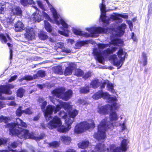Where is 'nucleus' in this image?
I'll list each match as a JSON object with an SVG mask.
<instances>
[{"label":"nucleus","instance_id":"f257e3e1","mask_svg":"<svg viewBox=\"0 0 152 152\" xmlns=\"http://www.w3.org/2000/svg\"><path fill=\"white\" fill-rule=\"evenodd\" d=\"M60 108L63 107L65 110L68 112V116L67 113L63 111H61L59 113V115L65 119L66 126L61 125L62 123L60 118L57 116H55L48 123V126L51 129L57 128L58 131L60 132L64 133L68 132L71 128V125L74 121V118L77 115L78 112L75 109L71 110L72 106L69 104L62 101L59 102Z\"/></svg>","mask_w":152,"mask_h":152},{"label":"nucleus","instance_id":"f03ea898","mask_svg":"<svg viewBox=\"0 0 152 152\" xmlns=\"http://www.w3.org/2000/svg\"><path fill=\"white\" fill-rule=\"evenodd\" d=\"M41 12L40 10H36L35 12L31 16V19L34 21L39 22L43 19V18L51 22L56 23L57 25L61 24L63 26V31L59 30L58 33L61 34L66 37H68V33L69 32L68 28L69 26L65 22L61 16L57 14L56 10H51L54 20L53 21L50 18L48 15L42 10Z\"/></svg>","mask_w":152,"mask_h":152},{"label":"nucleus","instance_id":"7ed1b4c3","mask_svg":"<svg viewBox=\"0 0 152 152\" xmlns=\"http://www.w3.org/2000/svg\"><path fill=\"white\" fill-rule=\"evenodd\" d=\"M109 118L111 122H108L107 118L103 119L98 126V131L95 133L94 137L98 141H103L106 137L105 132L107 129L113 130L114 126H118L117 121L118 115L115 112H112L110 114Z\"/></svg>","mask_w":152,"mask_h":152},{"label":"nucleus","instance_id":"20e7f679","mask_svg":"<svg viewBox=\"0 0 152 152\" xmlns=\"http://www.w3.org/2000/svg\"><path fill=\"white\" fill-rule=\"evenodd\" d=\"M19 125L24 127L26 126V124L19 118L16 119V124H7L6 126V127L10 128V134L16 135L20 138H30L37 141L43 138L42 137H40L39 138L35 137L33 133H29L28 130L23 129L19 127Z\"/></svg>","mask_w":152,"mask_h":152},{"label":"nucleus","instance_id":"39448f33","mask_svg":"<svg viewBox=\"0 0 152 152\" xmlns=\"http://www.w3.org/2000/svg\"><path fill=\"white\" fill-rule=\"evenodd\" d=\"M92 98L95 100L102 98L107 99L108 102L111 104H107L104 106H99L98 112L101 114L106 115L113 110L117 109L119 106L117 104V99L116 97H111L110 96L107 92H104L100 90L95 93L92 96Z\"/></svg>","mask_w":152,"mask_h":152},{"label":"nucleus","instance_id":"423d86ee","mask_svg":"<svg viewBox=\"0 0 152 152\" xmlns=\"http://www.w3.org/2000/svg\"><path fill=\"white\" fill-rule=\"evenodd\" d=\"M111 42L110 44L113 45L114 46L110 48H107L106 50L103 51L102 49L106 48L109 47H110V45H109L108 44H103L99 43L98 44L99 50L94 49L93 50V53L96 56V58L100 63L104 64V57L109 54L114 52L116 50V48L115 47V45L119 46L120 45L123 44V41L119 39L115 38L113 39L111 38Z\"/></svg>","mask_w":152,"mask_h":152},{"label":"nucleus","instance_id":"0eeeda50","mask_svg":"<svg viewBox=\"0 0 152 152\" xmlns=\"http://www.w3.org/2000/svg\"><path fill=\"white\" fill-rule=\"evenodd\" d=\"M39 102L40 103H42L41 104V108L42 111H44L45 116L47 121H49L51 119V115L53 110H54L55 113H56L60 109L59 104L57 105L56 108L51 105H48L47 107L46 110H45V108L47 104V102L45 101L42 98H39Z\"/></svg>","mask_w":152,"mask_h":152},{"label":"nucleus","instance_id":"6e6552de","mask_svg":"<svg viewBox=\"0 0 152 152\" xmlns=\"http://www.w3.org/2000/svg\"><path fill=\"white\" fill-rule=\"evenodd\" d=\"M117 55L119 59H118L116 55H114L110 56L109 60L113 62V65L120 68L123 65L125 61V58L127 56L126 53L122 49H120L117 52Z\"/></svg>","mask_w":152,"mask_h":152},{"label":"nucleus","instance_id":"1a4fd4ad","mask_svg":"<svg viewBox=\"0 0 152 152\" xmlns=\"http://www.w3.org/2000/svg\"><path fill=\"white\" fill-rule=\"evenodd\" d=\"M94 121L92 120L88 121L81 122L77 124L74 129V132L77 134L81 133L91 128H94L95 126Z\"/></svg>","mask_w":152,"mask_h":152},{"label":"nucleus","instance_id":"9d476101","mask_svg":"<svg viewBox=\"0 0 152 152\" xmlns=\"http://www.w3.org/2000/svg\"><path fill=\"white\" fill-rule=\"evenodd\" d=\"M65 88H61L53 91L51 93L54 96L67 101L72 96V91L69 90L65 92Z\"/></svg>","mask_w":152,"mask_h":152},{"label":"nucleus","instance_id":"9b49d317","mask_svg":"<svg viewBox=\"0 0 152 152\" xmlns=\"http://www.w3.org/2000/svg\"><path fill=\"white\" fill-rule=\"evenodd\" d=\"M106 10H101V15L100 19L105 24H107L109 23L110 21L112 20H119V22H122L121 18H122L125 19L127 18L128 16L126 14H117L115 15H111L109 18L106 16Z\"/></svg>","mask_w":152,"mask_h":152},{"label":"nucleus","instance_id":"f8f14e48","mask_svg":"<svg viewBox=\"0 0 152 152\" xmlns=\"http://www.w3.org/2000/svg\"><path fill=\"white\" fill-rule=\"evenodd\" d=\"M14 86L11 84H8L4 86H1L0 88V99L2 100H11L14 99V97L11 96L10 98H6L2 96V94H11L12 92L10 90V89L13 88Z\"/></svg>","mask_w":152,"mask_h":152},{"label":"nucleus","instance_id":"ddd939ff","mask_svg":"<svg viewBox=\"0 0 152 152\" xmlns=\"http://www.w3.org/2000/svg\"><path fill=\"white\" fill-rule=\"evenodd\" d=\"M96 149L99 152H104L106 150L107 152H111L112 150L113 152H123V151H126L121 147H118L115 148L114 145H111L110 150L108 148L106 149L104 145L102 144L97 145Z\"/></svg>","mask_w":152,"mask_h":152},{"label":"nucleus","instance_id":"4468645a","mask_svg":"<svg viewBox=\"0 0 152 152\" xmlns=\"http://www.w3.org/2000/svg\"><path fill=\"white\" fill-rule=\"evenodd\" d=\"M86 30L91 34V36L93 37H96L100 33H107V32L101 27H93L90 28H87Z\"/></svg>","mask_w":152,"mask_h":152},{"label":"nucleus","instance_id":"2eb2a0df","mask_svg":"<svg viewBox=\"0 0 152 152\" xmlns=\"http://www.w3.org/2000/svg\"><path fill=\"white\" fill-rule=\"evenodd\" d=\"M45 72L44 71L40 70L38 72L37 75H34L33 77L29 75H26L23 78L20 79L19 81H22L23 80H30L37 78L38 77H44L45 76Z\"/></svg>","mask_w":152,"mask_h":152},{"label":"nucleus","instance_id":"dca6fc26","mask_svg":"<svg viewBox=\"0 0 152 152\" xmlns=\"http://www.w3.org/2000/svg\"><path fill=\"white\" fill-rule=\"evenodd\" d=\"M105 85L107 86V88L108 90L110 91L113 94L116 93V92L113 89V84L110 82L108 80L104 81L102 83V84L101 86V88H104Z\"/></svg>","mask_w":152,"mask_h":152},{"label":"nucleus","instance_id":"f3484780","mask_svg":"<svg viewBox=\"0 0 152 152\" xmlns=\"http://www.w3.org/2000/svg\"><path fill=\"white\" fill-rule=\"evenodd\" d=\"M126 28V25L124 23H122L118 28L117 31L115 32L114 35H115L118 36L122 35L125 32V30Z\"/></svg>","mask_w":152,"mask_h":152},{"label":"nucleus","instance_id":"a211bd4d","mask_svg":"<svg viewBox=\"0 0 152 152\" xmlns=\"http://www.w3.org/2000/svg\"><path fill=\"white\" fill-rule=\"evenodd\" d=\"M26 37L29 40H31L35 38V33L34 29L28 27L26 28L25 34Z\"/></svg>","mask_w":152,"mask_h":152},{"label":"nucleus","instance_id":"6ab92c4d","mask_svg":"<svg viewBox=\"0 0 152 152\" xmlns=\"http://www.w3.org/2000/svg\"><path fill=\"white\" fill-rule=\"evenodd\" d=\"M76 65L72 63H69V66L66 68L64 72V75L65 76L70 75L72 72V71L76 68Z\"/></svg>","mask_w":152,"mask_h":152},{"label":"nucleus","instance_id":"aec40b11","mask_svg":"<svg viewBox=\"0 0 152 152\" xmlns=\"http://www.w3.org/2000/svg\"><path fill=\"white\" fill-rule=\"evenodd\" d=\"M147 54L145 52H143L140 58L139 61L140 63L143 66H145L147 64Z\"/></svg>","mask_w":152,"mask_h":152},{"label":"nucleus","instance_id":"412c9836","mask_svg":"<svg viewBox=\"0 0 152 152\" xmlns=\"http://www.w3.org/2000/svg\"><path fill=\"white\" fill-rule=\"evenodd\" d=\"M73 31L75 34L79 36H83L88 37L90 35V34L86 33L85 32L81 31L79 30L76 28H73Z\"/></svg>","mask_w":152,"mask_h":152},{"label":"nucleus","instance_id":"4be33fe9","mask_svg":"<svg viewBox=\"0 0 152 152\" xmlns=\"http://www.w3.org/2000/svg\"><path fill=\"white\" fill-rule=\"evenodd\" d=\"M89 144V141L87 140H85L78 143L77 145L79 148L83 149L87 148Z\"/></svg>","mask_w":152,"mask_h":152},{"label":"nucleus","instance_id":"5701e85b","mask_svg":"<svg viewBox=\"0 0 152 152\" xmlns=\"http://www.w3.org/2000/svg\"><path fill=\"white\" fill-rule=\"evenodd\" d=\"M15 27L16 31H19L24 29V25L21 22L18 21L15 24Z\"/></svg>","mask_w":152,"mask_h":152},{"label":"nucleus","instance_id":"b1692460","mask_svg":"<svg viewBox=\"0 0 152 152\" xmlns=\"http://www.w3.org/2000/svg\"><path fill=\"white\" fill-rule=\"evenodd\" d=\"M11 39L9 35L6 34L5 36L2 34H0V40L2 43H5L7 41H10Z\"/></svg>","mask_w":152,"mask_h":152},{"label":"nucleus","instance_id":"393cba45","mask_svg":"<svg viewBox=\"0 0 152 152\" xmlns=\"http://www.w3.org/2000/svg\"><path fill=\"white\" fill-rule=\"evenodd\" d=\"M61 140L65 144H68L71 142V138L67 136H62L61 137Z\"/></svg>","mask_w":152,"mask_h":152},{"label":"nucleus","instance_id":"a878e982","mask_svg":"<svg viewBox=\"0 0 152 152\" xmlns=\"http://www.w3.org/2000/svg\"><path fill=\"white\" fill-rule=\"evenodd\" d=\"M100 85V82L97 80H94L91 83L90 86L93 88H97Z\"/></svg>","mask_w":152,"mask_h":152},{"label":"nucleus","instance_id":"bb28decb","mask_svg":"<svg viewBox=\"0 0 152 152\" xmlns=\"http://www.w3.org/2000/svg\"><path fill=\"white\" fill-rule=\"evenodd\" d=\"M11 13L10 17L12 18V17L14 18L15 15H19L21 16L22 15L21 10H11Z\"/></svg>","mask_w":152,"mask_h":152},{"label":"nucleus","instance_id":"cd10ccee","mask_svg":"<svg viewBox=\"0 0 152 152\" xmlns=\"http://www.w3.org/2000/svg\"><path fill=\"white\" fill-rule=\"evenodd\" d=\"M54 72L57 74L61 75L63 74V72L61 66H58L54 67Z\"/></svg>","mask_w":152,"mask_h":152},{"label":"nucleus","instance_id":"c85d7f7f","mask_svg":"<svg viewBox=\"0 0 152 152\" xmlns=\"http://www.w3.org/2000/svg\"><path fill=\"white\" fill-rule=\"evenodd\" d=\"M14 20V18L13 17L12 18L10 17H9L8 18L6 19V21H4V22H3L5 26V27H7L8 26H7V25H9L10 24H11L12 23L13 21Z\"/></svg>","mask_w":152,"mask_h":152},{"label":"nucleus","instance_id":"c756f323","mask_svg":"<svg viewBox=\"0 0 152 152\" xmlns=\"http://www.w3.org/2000/svg\"><path fill=\"white\" fill-rule=\"evenodd\" d=\"M25 91V90L23 88H19L17 92V96L20 98L22 97L24 95Z\"/></svg>","mask_w":152,"mask_h":152},{"label":"nucleus","instance_id":"7c9ffc66","mask_svg":"<svg viewBox=\"0 0 152 152\" xmlns=\"http://www.w3.org/2000/svg\"><path fill=\"white\" fill-rule=\"evenodd\" d=\"M88 43L87 41H78L75 44L76 48H79L86 44H87Z\"/></svg>","mask_w":152,"mask_h":152},{"label":"nucleus","instance_id":"2f4dec72","mask_svg":"<svg viewBox=\"0 0 152 152\" xmlns=\"http://www.w3.org/2000/svg\"><path fill=\"white\" fill-rule=\"evenodd\" d=\"M44 27L48 32H51L52 31L51 26L48 21L45 20L44 21Z\"/></svg>","mask_w":152,"mask_h":152},{"label":"nucleus","instance_id":"473e14b6","mask_svg":"<svg viewBox=\"0 0 152 152\" xmlns=\"http://www.w3.org/2000/svg\"><path fill=\"white\" fill-rule=\"evenodd\" d=\"M38 36L41 39L44 40L47 39L48 37L46 34V33L42 31H41L39 33Z\"/></svg>","mask_w":152,"mask_h":152},{"label":"nucleus","instance_id":"72a5a7b5","mask_svg":"<svg viewBox=\"0 0 152 152\" xmlns=\"http://www.w3.org/2000/svg\"><path fill=\"white\" fill-rule=\"evenodd\" d=\"M64 44L62 42H60L56 43L55 46V48L56 49L57 51H59L60 50L59 49H61V50L64 47Z\"/></svg>","mask_w":152,"mask_h":152},{"label":"nucleus","instance_id":"f704fd0d","mask_svg":"<svg viewBox=\"0 0 152 152\" xmlns=\"http://www.w3.org/2000/svg\"><path fill=\"white\" fill-rule=\"evenodd\" d=\"M128 142L127 141V140L125 139L123 140L121 143V148H122L123 149L126 151V145Z\"/></svg>","mask_w":152,"mask_h":152},{"label":"nucleus","instance_id":"c9c22d12","mask_svg":"<svg viewBox=\"0 0 152 152\" xmlns=\"http://www.w3.org/2000/svg\"><path fill=\"white\" fill-rule=\"evenodd\" d=\"M83 73V71L80 69H77L75 70V75L78 77L81 76Z\"/></svg>","mask_w":152,"mask_h":152},{"label":"nucleus","instance_id":"e433bc0d","mask_svg":"<svg viewBox=\"0 0 152 152\" xmlns=\"http://www.w3.org/2000/svg\"><path fill=\"white\" fill-rule=\"evenodd\" d=\"M10 119L9 118L4 116L2 115L0 116V123L3 121L6 123Z\"/></svg>","mask_w":152,"mask_h":152},{"label":"nucleus","instance_id":"4c0bfd02","mask_svg":"<svg viewBox=\"0 0 152 152\" xmlns=\"http://www.w3.org/2000/svg\"><path fill=\"white\" fill-rule=\"evenodd\" d=\"M49 145L50 147L57 148L59 145V143L55 141L49 143Z\"/></svg>","mask_w":152,"mask_h":152},{"label":"nucleus","instance_id":"58836bf2","mask_svg":"<svg viewBox=\"0 0 152 152\" xmlns=\"http://www.w3.org/2000/svg\"><path fill=\"white\" fill-rule=\"evenodd\" d=\"M89 87H83L80 88V92L81 93H86L88 92L89 91Z\"/></svg>","mask_w":152,"mask_h":152},{"label":"nucleus","instance_id":"ea45409f","mask_svg":"<svg viewBox=\"0 0 152 152\" xmlns=\"http://www.w3.org/2000/svg\"><path fill=\"white\" fill-rule=\"evenodd\" d=\"M22 108L21 107H20L18 109L16 112V115L19 116L21 115V114L24 113L23 110H22L21 109Z\"/></svg>","mask_w":152,"mask_h":152},{"label":"nucleus","instance_id":"a19ab883","mask_svg":"<svg viewBox=\"0 0 152 152\" xmlns=\"http://www.w3.org/2000/svg\"><path fill=\"white\" fill-rule=\"evenodd\" d=\"M126 121L124 120L122 124H119L118 126H121L122 130H124L126 129Z\"/></svg>","mask_w":152,"mask_h":152},{"label":"nucleus","instance_id":"79ce46f5","mask_svg":"<svg viewBox=\"0 0 152 152\" xmlns=\"http://www.w3.org/2000/svg\"><path fill=\"white\" fill-rule=\"evenodd\" d=\"M100 10H106V5L105 2H101L99 5Z\"/></svg>","mask_w":152,"mask_h":152},{"label":"nucleus","instance_id":"37998d69","mask_svg":"<svg viewBox=\"0 0 152 152\" xmlns=\"http://www.w3.org/2000/svg\"><path fill=\"white\" fill-rule=\"evenodd\" d=\"M78 102L79 104L83 105H86L88 104L87 102L85 100L82 99H80L78 100Z\"/></svg>","mask_w":152,"mask_h":152},{"label":"nucleus","instance_id":"c03bdc74","mask_svg":"<svg viewBox=\"0 0 152 152\" xmlns=\"http://www.w3.org/2000/svg\"><path fill=\"white\" fill-rule=\"evenodd\" d=\"M91 75V73L87 72L83 76V78L85 79H86L88 77H90Z\"/></svg>","mask_w":152,"mask_h":152},{"label":"nucleus","instance_id":"a18cd8bd","mask_svg":"<svg viewBox=\"0 0 152 152\" xmlns=\"http://www.w3.org/2000/svg\"><path fill=\"white\" fill-rule=\"evenodd\" d=\"M24 113L27 114H30L32 113V111L31 109L30 108H27L25 110H23Z\"/></svg>","mask_w":152,"mask_h":152},{"label":"nucleus","instance_id":"49530a36","mask_svg":"<svg viewBox=\"0 0 152 152\" xmlns=\"http://www.w3.org/2000/svg\"><path fill=\"white\" fill-rule=\"evenodd\" d=\"M7 9L6 6V3H0V10H4Z\"/></svg>","mask_w":152,"mask_h":152},{"label":"nucleus","instance_id":"de8ad7c7","mask_svg":"<svg viewBox=\"0 0 152 152\" xmlns=\"http://www.w3.org/2000/svg\"><path fill=\"white\" fill-rule=\"evenodd\" d=\"M7 142V140L6 139L4 138H0V145L4 144Z\"/></svg>","mask_w":152,"mask_h":152},{"label":"nucleus","instance_id":"09e8293b","mask_svg":"<svg viewBox=\"0 0 152 152\" xmlns=\"http://www.w3.org/2000/svg\"><path fill=\"white\" fill-rule=\"evenodd\" d=\"M127 23L129 25V27L130 30L131 31H132L133 28V24L132 22L131 21L127 20Z\"/></svg>","mask_w":152,"mask_h":152},{"label":"nucleus","instance_id":"8fccbe9b","mask_svg":"<svg viewBox=\"0 0 152 152\" xmlns=\"http://www.w3.org/2000/svg\"><path fill=\"white\" fill-rule=\"evenodd\" d=\"M21 4L24 6H26L28 4V0H20Z\"/></svg>","mask_w":152,"mask_h":152},{"label":"nucleus","instance_id":"3c124183","mask_svg":"<svg viewBox=\"0 0 152 152\" xmlns=\"http://www.w3.org/2000/svg\"><path fill=\"white\" fill-rule=\"evenodd\" d=\"M61 51L66 53H69L71 52V50L69 49L66 48H63Z\"/></svg>","mask_w":152,"mask_h":152},{"label":"nucleus","instance_id":"603ef678","mask_svg":"<svg viewBox=\"0 0 152 152\" xmlns=\"http://www.w3.org/2000/svg\"><path fill=\"white\" fill-rule=\"evenodd\" d=\"M37 3L41 9L42 10H45L44 8L43 5L41 1H37Z\"/></svg>","mask_w":152,"mask_h":152},{"label":"nucleus","instance_id":"864d4df0","mask_svg":"<svg viewBox=\"0 0 152 152\" xmlns=\"http://www.w3.org/2000/svg\"><path fill=\"white\" fill-rule=\"evenodd\" d=\"M46 1L47 4H48V6L49 7L50 10H56L55 9V8L53 7L49 3V2L48 1V0H47Z\"/></svg>","mask_w":152,"mask_h":152},{"label":"nucleus","instance_id":"5fc2aeb1","mask_svg":"<svg viewBox=\"0 0 152 152\" xmlns=\"http://www.w3.org/2000/svg\"><path fill=\"white\" fill-rule=\"evenodd\" d=\"M17 76L15 75L11 77V78L9 80L8 82H11L12 81L15 80L16 79Z\"/></svg>","mask_w":152,"mask_h":152},{"label":"nucleus","instance_id":"6e6d98bb","mask_svg":"<svg viewBox=\"0 0 152 152\" xmlns=\"http://www.w3.org/2000/svg\"><path fill=\"white\" fill-rule=\"evenodd\" d=\"M132 38L134 41H136L137 40V38L134 34L132 32Z\"/></svg>","mask_w":152,"mask_h":152},{"label":"nucleus","instance_id":"4d7b16f0","mask_svg":"<svg viewBox=\"0 0 152 152\" xmlns=\"http://www.w3.org/2000/svg\"><path fill=\"white\" fill-rule=\"evenodd\" d=\"M35 3L33 0H28V4H34Z\"/></svg>","mask_w":152,"mask_h":152},{"label":"nucleus","instance_id":"13d9d810","mask_svg":"<svg viewBox=\"0 0 152 152\" xmlns=\"http://www.w3.org/2000/svg\"><path fill=\"white\" fill-rule=\"evenodd\" d=\"M67 42L69 43H70V44H73L74 42V40L72 39H69L67 40Z\"/></svg>","mask_w":152,"mask_h":152},{"label":"nucleus","instance_id":"bf43d9fd","mask_svg":"<svg viewBox=\"0 0 152 152\" xmlns=\"http://www.w3.org/2000/svg\"><path fill=\"white\" fill-rule=\"evenodd\" d=\"M5 104L3 102H0V108L5 107Z\"/></svg>","mask_w":152,"mask_h":152},{"label":"nucleus","instance_id":"052dcab7","mask_svg":"<svg viewBox=\"0 0 152 152\" xmlns=\"http://www.w3.org/2000/svg\"><path fill=\"white\" fill-rule=\"evenodd\" d=\"M8 105L10 106H13L15 104V103L13 101H11L8 104Z\"/></svg>","mask_w":152,"mask_h":152},{"label":"nucleus","instance_id":"680f3d73","mask_svg":"<svg viewBox=\"0 0 152 152\" xmlns=\"http://www.w3.org/2000/svg\"><path fill=\"white\" fill-rule=\"evenodd\" d=\"M66 152H76L73 149H68Z\"/></svg>","mask_w":152,"mask_h":152},{"label":"nucleus","instance_id":"e2e57ef3","mask_svg":"<svg viewBox=\"0 0 152 152\" xmlns=\"http://www.w3.org/2000/svg\"><path fill=\"white\" fill-rule=\"evenodd\" d=\"M39 118V116H37L35 117L33 119V120L34 121H37Z\"/></svg>","mask_w":152,"mask_h":152},{"label":"nucleus","instance_id":"0e129e2a","mask_svg":"<svg viewBox=\"0 0 152 152\" xmlns=\"http://www.w3.org/2000/svg\"><path fill=\"white\" fill-rule=\"evenodd\" d=\"M37 86L40 89H42L43 88V86L40 85H38Z\"/></svg>","mask_w":152,"mask_h":152},{"label":"nucleus","instance_id":"69168bd1","mask_svg":"<svg viewBox=\"0 0 152 152\" xmlns=\"http://www.w3.org/2000/svg\"><path fill=\"white\" fill-rule=\"evenodd\" d=\"M12 49L10 48V57L11 58L12 56Z\"/></svg>","mask_w":152,"mask_h":152},{"label":"nucleus","instance_id":"338daca9","mask_svg":"<svg viewBox=\"0 0 152 152\" xmlns=\"http://www.w3.org/2000/svg\"><path fill=\"white\" fill-rule=\"evenodd\" d=\"M15 10H21V8L20 7H19L17 6L15 8Z\"/></svg>","mask_w":152,"mask_h":152},{"label":"nucleus","instance_id":"774afa93","mask_svg":"<svg viewBox=\"0 0 152 152\" xmlns=\"http://www.w3.org/2000/svg\"><path fill=\"white\" fill-rule=\"evenodd\" d=\"M49 98H50V99L51 101L52 102L54 103L53 101V99L52 98V97L50 96Z\"/></svg>","mask_w":152,"mask_h":152}]
</instances>
